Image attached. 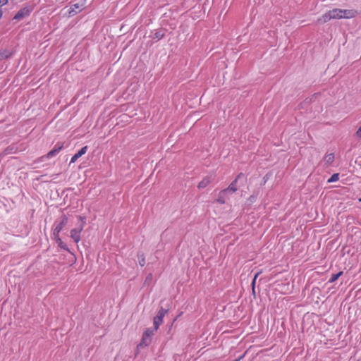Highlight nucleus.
Returning a JSON list of instances; mask_svg holds the SVG:
<instances>
[{"mask_svg": "<svg viewBox=\"0 0 361 361\" xmlns=\"http://www.w3.org/2000/svg\"><path fill=\"white\" fill-rule=\"evenodd\" d=\"M224 195L225 194H221L220 193L219 197L216 199V202L220 203V204H224L225 203V200H224Z\"/></svg>", "mask_w": 361, "mask_h": 361, "instance_id": "22", "label": "nucleus"}, {"mask_svg": "<svg viewBox=\"0 0 361 361\" xmlns=\"http://www.w3.org/2000/svg\"><path fill=\"white\" fill-rule=\"evenodd\" d=\"M243 174L240 173L238 176L237 178H235L229 185L228 187L225 189V190H223L221 191V194H226L227 192H235L238 190V188H237V180H238V178L240 177V176H242Z\"/></svg>", "mask_w": 361, "mask_h": 361, "instance_id": "6", "label": "nucleus"}, {"mask_svg": "<svg viewBox=\"0 0 361 361\" xmlns=\"http://www.w3.org/2000/svg\"><path fill=\"white\" fill-rule=\"evenodd\" d=\"M13 55V51L10 49H2L0 51V60H5Z\"/></svg>", "mask_w": 361, "mask_h": 361, "instance_id": "10", "label": "nucleus"}, {"mask_svg": "<svg viewBox=\"0 0 361 361\" xmlns=\"http://www.w3.org/2000/svg\"><path fill=\"white\" fill-rule=\"evenodd\" d=\"M8 0H0V7L6 5L8 3Z\"/></svg>", "mask_w": 361, "mask_h": 361, "instance_id": "25", "label": "nucleus"}, {"mask_svg": "<svg viewBox=\"0 0 361 361\" xmlns=\"http://www.w3.org/2000/svg\"><path fill=\"white\" fill-rule=\"evenodd\" d=\"M331 19L330 11L325 13L321 18L318 19V22L320 23H324Z\"/></svg>", "mask_w": 361, "mask_h": 361, "instance_id": "12", "label": "nucleus"}, {"mask_svg": "<svg viewBox=\"0 0 361 361\" xmlns=\"http://www.w3.org/2000/svg\"><path fill=\"white\" fill-rule=\"evenodd\" d=\"M83 228L82 225L80 228H73L71 231V237L75 243H78L80 240V233Z\"/></svg>", "mask_w": 361, "mask_h": 361, "instance_id": "7", "label": "nucleus"}, {"mask_svg": "<svg viewBox=\"0 0 361 361\" xmlns=\"http://www.w3.org/2000/svg\"><path fill=\"white\" fill-rule=\"evenodd\" d=\"M54 238L56 242L58 243V245L63 244V242L61 240V238H60L59 234H57V235H54Z\"/></svg>", "mask_w": 361, "mask_h": 361, "instance_id": "23", "label": "nucleus"}, {"mask_svg": "<svg viewBox=\"0 0 361 361\" xmlns=\"http://www.w3.org/2000/svg\"><path fill=\"white\" fill-rule=\"evenodd\" d=\"M248 200H249L250 202H255V200H256V197H255V196L252 195V196H250V197H249Z\"/></svg>", "mask_w": 361, "mask_h": 361, "instance_id": "26", "label": "nucleus"}, {"mask_svg": "<svg viewBox=\"0 0 361 361\" xmlns=\"http://www.w3.org/2000/svg\"><path fill=\"white\" fill-rule=\"evenodd\" d=\"M168 312L167 310L164 309L163 307H161L157 313V316L161 317L164 319L166 314Z\"/></svg>", "mask_w": 361, "mask_h": 361, "instance_id": "17", "label": "nucleus"}, {"mask_svg": "<svg viewBox=\"0 0 361 361\" xmlns=\"http://www.w3.org/2000/svg\"><path fill=\"white\" fill-rule=\"evenodd\" d=\"M355 136L360 139H361V126L359 127L355 133Z\"/></svg>", "mask_w": 361, "mask_h": 361, "instance_id": "24", "label": "nucleus"}, {"mask_svg": "<svg viewBox=\"0 0 361 361\" xmlns=\"http://www.w3.org/2000/svg\"><path fill=\"white\" fill-rule=\"evenodd\" d=\"M331 19L353 18L357 12L354 10L334 8L330 10Z\"/></svg>", "mask_w": 361, "mask_h": 361, "instance_id": "1", "label": "nucleus"}, {"mask_svg": "<svg viewBox=\"0 0 361 361\" xmlns=\"http://www.w3.org/2000/svg\"><path fill=\"white\" fill-rule=\"evenodd\" d=\"M154 330L151 329H147L142 334V341L140 343V346H147L151 343L152 336L154 334Z\"/></svg>", "mask_w": 361, "mask_h": 361, "instance_id": "3", "label": "nucleus"}, {"mask_svg": "<svg viewBox=\"0 0 361 361\" xmlns=\"http://www.w3.org/2000/svg\"><path fill=\"white\" fill-rule=\"evenodd\" d=\"M164 36V34L161 31H157L154 33V38L157 39H161Z\"/></svg>", "mask_w": 361, "mask_h": 361, "instance_id": "20", "label": "nucleus"}, {"mask_svg": "<svg viewBox=\"0 0 361 361\" xmlns=\"http://www.w3.org/2000/svg\"><path fill=\"white\" fill-rule=\"evenodd\" d=\"M87 150V146H85V147H82L76 154H75L72 157L70 164L75 163L78 160V159H79L80 157H82L83 154H85L86 153Z\"/></svg>", "mask_w": 361, "mask_h": 361, "instance_id": "8", "label": "nucleus"}, {"mask_svg": "<svg viewBox=\"0 0 361 361\" xmlns=\"http://www.w3.org/2000/svg\"><path fill=\"white\" fill-rule=\"evenodd\" d=\"M214 180L213 175H209L206 176L202 179V181L198 184V188L200 189H203L206 188L212 180Z\"/></svg>", "mask_w": 361, "mask_h": 361, "instance_id": "9", "label": "nucleus"}, {"mask_svg": "<svg viewBox=\"0 0 361 361\" xmlns=\"http://www.w3.org/2000/svg\"><path fill=\"white\" fill-rule=\"evenodd\" d=\"M168 312L167 310L164 309L163 307H161L157 313V316L161 317L164 319L166 314Z\"/></svg>", "mask_w": 361, "mask_h": 361, "instance_id": "18", "label": "nucleus"}, {"mask_svg": "<svg viewBox=\"0 0 361 361\" xmlns=\"http://www.w3.org/2000/svg\"><path fill=\"white\" fill-rule=\"evenodd\" d=\"M339 179V174L338 173H334L330 178L327 180L328 183H334Z\"/></svg>", "mask_w": 361, "mask_h": 361, "instance_id": "16", "label": "nucleus"}, {"mask_svg": "<svg viewBox=\"0 0 361 361\" xmlns=\"http://www.w3.org/2000/svg\"><path fill=\"white\" fill-rule=\"evenodd\" d=\"M139 264L143 267L145 264V259L143 254L138 255Z\"/></svg>", "mask_w": 361, "mask_h": 361, "instance_id": "19", "label": "nucleus"}, {"mask_svg": "<svg viewBox=\"0 0 361 361\" xmlns=\"http://www.w3.org/2000/svg\"><path fill=\"white\" fill-rule=\"evenodd\" d=\"M63 147V144L56 143V145L54 146V149H51V151H49L47 154L46 157L47 159H50V158H52V157L56 156V154H58V153L62 149Z\"/></svg>", "mask_w": 361, "mask_h": 361, "instance_id": "5", "label": "nucleus"}, {"mask_svg": "<svg viewBox=\"0 0 361 361\" xmlns=\"http://www.w3.org/2000/svg\"><path fill=\"white\" fill-rule=\"evenodd\" d=\"M342 274H343V271H340L337 274H332L331 276L330 277L329 281L330 283L335 282Z\"/></svg>", "mask_w": 361, "mask_h": 361, "instance_id": "15", "label": "nucleus"}, {"mask_svg": "<svg viewBox=\"0 0 361 361\" xmlns=\"http://www.w3.org/2000/svg\"><path fill=\"white\" fill-rule=\"evenodd\" d=\"M335 157L334 153L327 154L324 157V162L326 166L330 165L334 161Z\"/></svg>", "mask_w": 361, "mask_h": 361, "instance_id": "11", "label": "nucleus"}, {"mask_svg": "<svg viewBox=\"0 0 361 361\" xmlns=\"http://www.w3.org/2000/svg\"><path fill=\"white\" fill-rule=\"evenodd\" d=\"M260 274V272H257L252 279V290L253 292H255V282L257 281V278L258 277V276Z\"/></svg>", "mask_w": 361, "mask_h": 361, "instance_id": "21", "label": "nucleus"}, {"mask_svg": "<svg viewBox=\"0 0 361 361\" xmlns=\"http://www.w3.org/2000/svg\"><path fill=\"white\" fill-rule=\"evenodd\" d=\"M59 246L63 250H68V247H67L66 245L64 244L63 243V244H59Z\"/></svg>", "mask_w": 361, "mask_h": 361, "instance_id": "27", "label": "nucleus"}, {"mask_svg": "<svg viewBox=\"0 0 361 361\" xmlns=\"http://www.w3.org/2000/svg\"><path fill=\"white\" fill-rule=\"evenodd\" d=\"M67 223L68 218L65 215L61 217L60 221H56L54 224L53 235H57V234H59Z\"/></svg>", "mask_w": 361, "mask_h": 361, "instance_id": "2", "label": "nucleus"}, {"mask_svg": "<svg viewBox=\"0 0 361 361\" xmlns=\"http://www.w3.org/2000/svg\"><path fill=\"white\" fill-rule=\"evenodd\" d=\"M30 10L28 8H23L16 13V15L13 17V19L16 20H20L25 17L28 16L30 15Z\"/></svg>", "mask_w": 361, "mask_h": 361, "instance_id": "4", "label": "nucleus"}, {"mask_svg": "<svg viewBox=\"0 0 361 361\" xmlns=\"http://www.w3.org/2000/svg\"><path fill=\"white\" fill-rule=\"evenodd\" d=\"M163 322V318L159 317V316H156L154 317V331H157L159 326L162 324Z\"/></svg>", "mask_w": 361, "mask_h": 361, "instance_id": "14", "label": "nucleus"}, {"mask_svg": "<svg viewBox=\"0 0 361 361\" xmlns=\"http://www.w3.org/2000/svg\"><path fill=\"white\" fill-rule=\"evenodd\" d=\"M359 202H361V198H360V199H359Z\"/></svg>", "mask_w": 361, "mask_h": 361, "instance_id": "28", "label": "nucleus"}, {"mask_svg": "<svg viewBox=\"0 0 361 361\" xmlns=\"http://www.w3.org/2000/svg\"><path fill=\"white\" fill-rule=\"evenodd\" d=\"M82 6V5H80L79 4H75L71 6L69 8V15L71 16L75 15L78 13L77 9H80Z\"/></svg>", "mask_w": 361, "mask_h": 361, "instance_id": "13", "label": "nucleus"}]
</instances>
